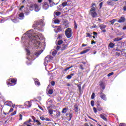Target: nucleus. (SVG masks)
I'll list each match as a JSON object with an SVG mask.
<instances>
[{"mask_svg": "<svg viewBox=\"0 0 126 126\" xmlns=\"http://www.w3.org/2000/svg\"><path fill=\"white\" fill-rule=\"evenodd\" d=\"M96 6V3H93L92 4L91 8L90 10L91 12V15L93 18H96V17H98V14L96 12V8L95 7Z\"/></svg>", "mask_w": 126, "mask_h": 126, "instance_id": "1", "label": "nucleus"}, {"mask_svg": "<svg viewBox=\"0 0 126 126\" xmlns=\"http://www.w3.org/2000/svg\"><path fill=\"white\" fill-rule=\"evenodd\" d=\"M39 40L40 37H39L38 35L32 36V43L33 44H36L37 46H39V45H41V42H40Z\"/></svg>", "mask_w": 126, "mask_h": 126, "instance_id": "2", "label": "nucleus"}, {"mask_svg": "<svg viewBox=\"0 0 126 126\" xmlns=\"http://www.w3.org/2000/svg\"><path fill=\"white\" fill-rule=\"evenodd\" d=\"M44 23V21L43 20H39L36 22L34 24H33L32 27L34 29H36L38 31H40L41 30L40 29H38L37 26L39 25H43Z\"/></svg>", "mask_w": 126, "mask_h": 126, "instance_id": "3", "label": "nucleus"}, {"mask_svg": "<svg viewBox=\"0 0 126 126\" xmlns=\"http://www.w3.org/2000/svg\"><path fill=\"white\" fill-rule=\"evenodd\" d=\"M9 81L10 82H6V84L8 87L9 86H14L15 84H16V82H17V79L16 78H10ZM11 82V83H10Z\"/></svg>", "mask_w": 126, "mask_h": 126, "instance_id": "4", "label": "nucleus"}, {"mask_svg": "<svg viewBox=\"0 0 126 126\" xmlns=\"http://www.w3.org/2000/svg\"><path fill=\"white\" fill-rule=\"evenodd\" d=\"M72 34L71 28H68L65 31V35L68 38H70L72 36Z\"/></svg>", "mask_w": 126, "mask_h": 126, "instance_id": "5", "label": "nucleus"}, {"mask_svg": "<svg viewBox=\"0 0 126 126\" xmlns=\"http://www.w3.org/2000/svg\"><path fill=\"white\" fill-rule=\"evenodd\" d=\"M101 103H102V101H101V100H98L96 102V104H97L96 109L97 111H99V112H101V111L103 110V107H102L101 106V105L100 104H101Z\"/></svg>", "mask_w": 126, "mask_h": 126, "instance_id": "6", "label": "nucleus"}, {"mask_svg": "<svg viewBox=\"0 0 126 126\" xmlns=\"http://www.w3.org/2000/svg\"><path fill=\"white\" fill-rule=\"evenodd\" d=\"M49 7H50V5L49 4H48V2H44L42 5V8H43L45 10H47Z\"/></svg>", "mask_w": 126, "mask_h": 126, "instance_id": "7", "label": "nucleus"}, {"mask_svg": "<svg viewBox=\"0 0 126 126\" xmlns=\"http://www.w3.org/2000/svg\"><path fill=\"white\" fill-rule=\"evenodd\" d=\"M100 97L101 99H102V100H104V101H107V97H106V94H105L103 93V92H101L100 93Z\"/></svg>", "mask_w": 126, "mask_h": 126, "instance_id": "8", "label": "nucleus"}, {"mask_svg": "<svg viewBox=\"0 0 126 126\" xmlns=\"http://www.w3.org/2000/svg\"><path fill=\"white\" fill-rule=\"evenodd\" d=\"M99 86L104 90L106 88V85H105V83H104V82L102 80H100L99 81Z\"/></svg>", "mask_w": 126, "mask_h": 126, "instance_id": "9", "label": "nucleus"}, {"mask_svg": "<svg viewBox=\"0 0 126 126\" xmlns=\"http://www.w3.org/2000/svg\"><path fill=\"white\" fill-rule=\"evenodd\" d=\"M34 10L36 12H38L40 10V7H39V4L37 3L34 4Z\"/></svg>", "mask_w": 126, "mask_h": 126, "instance_id": "10", "label": "nucleus"}, {"mask_svg": "<svg viewBox=\"0 0 126 126\" xmlns=\"http://www.w3.org/2000/svg\"><path fill=\"white\" fill-rule=\"evenodd\" d=\"M100 117L101 119H102V120H103V121H105V122H108V119H107V118L106 117H107V115L100 114Z\"/></svg>", "mask_w": 126, "mask_h": 126, "instance_id": "11", "label": "nucleus"}, {"mask_svg": "<svg viewBox=\"0 0 126 126\" xmlns=\"http://www.w3.org/2000/svg\"><path fill=\"white\" fill-rule=\"evenodd\" d=\"M90 51V47H88L87 49H86L85 50H83V51L80 52V55H83V54H86L88 52H89Z\"/></svg>", "mask_w": 126, "mask_h": 126, "instance_id": "12", "label": "nucleus"}, {"mask_svg": "<svg viewBox=\"0 0 126 126\" xmlns=\"http://www.w3.org/2000/svg\"><path fill=\"white\" fill-rule=\"evenodd\" d=\"M57 31H55L56 33H58L59 32H61L63 31V28H62L61 26H58L56 27Z\"/></svg>", "mask_w": 126, "mask_h": 126, "instance_id": "13", "label": "nucleus"}, {"mask_svg": "<svg viewBox=\"0 0 126 126\" xmlns=\"http://www.w3.org/2000/svg\"><path fill=\"white\" fill-rule=\"evenodd\" d=\"M126 21V18L124 17H121L120 19L118 20L119 23H123Z\"/></svg>", "mask_w": 126, "mask_h": 126, "instance_id": "14", "label": "nucleus"}, {"mask_svg": "<svg viewBox=\"0 0 126 126\" xmlns=\"http://www.w3.org/2000/svg\"><path fill=\"white\" fill-rule=\"evenodd\" d=\"M34 81V84L35 85H38V86H40L41 85V83L39 82V80L38 79H35Z\"/></svg>", "mask_w": 126, "mask_h": 126, "instance_id": "15", "label": "nucleus"}, {"mask_svg": "<svg viewBox=\"0 0 126 126\" xmlns=\"http://www.w3.org/2000/svg\"><path fill=\"white\" fill-rule=\"evenodd\" d=\"M74 111L75 113H77L78 112V105H77V104H75L74 105Z\"/></svg>", "mask_w": 126, "mask_h": 126, "instance_id": "16", "label": "nucleus"}, {"mask_svg": "<svg viewBox=\"0 0 126 126\" xmlns=\"http://www.w3.org/2000/svg\"><path fill=\"white\" fill-rule=\"evenodd\" d=\"M67 44H63L62 47L61 48V51H64V50L67 48Z\"/></svg>", "mask_w": 126, "mask_h": 126, "instance_id": "17", "label": "nucleus"}, {"mask_svg": "<svg viewBox=\"0 0 126 126\" xmlns=\"http://www.w3.org/2000/svg\"><path fill=\"white\" fill-rule=\"evenodd\" d=\"M107 3L108 5H113L114 2L112 0H109L107 1Z\"/></svg>", "mask_w": 126, "mask_h": 126, "instance_id": "18", "label": "nucleus"}, {"mask_svg": "<svg viewBox=\"0 0 126 126\" xmlns=\"http://www.w3.org/2000/svg\"><path fill=\"white\" fill-rule=\"evenodd\" d=\"M6 106H8L9 107H11L12 106V102L10 101H6Z\"/></svg>", "mask_w": 126, "mask_h": 126, "instance_id": "19", "label": "nucleus"}, {"mask_svg": "<svg viewBox=\"0 0 126 126\" xmlns=\"http://www.w3.org/2000/svg\"><path fill=\"white\" fill-rule=\"evenodd\" d=\"M54 112H56V110H54L51 109L48 110V113L50 115H53L54 114Z\"/></svg>", "mask_w": 126, "mask_h": 126, "instance_id": "20", "label": "nucleus"}, {"mask_svg": "<svg viewBox=\"0 0 126 126\" xmlns=\"http://www.w3.org/2000/svg\"><path fill=\"white\" fill-rule=\"evenodd\" d=\"M67 110H68V108H64L62 110V114H65L67 112Z\"/></svg>", "mask_w": 126, "mask_h": 126, "instance_id": "21", "label": "nucleus"}, {"mask_svg": "<svg viewBox=\"0 0 126 126\" xmlns=\"http://www.w3.org/2000/svg\"><path fill=\"white\" fill-rule=\"evenodd\" d=\"M73 75H74V73H71L70 75H68L66 77L67 79H71V77H72Z\"/></svg>", "mask_w": 126, "mask_h": 126, "instance_id": "22", "label": "nucleus"}, {"mask_svg": "<svg viewBox=\"0 0 126 126\" xmlns=\"http://www.w3.org/2000/svg\"><path fill=\"white\" fill-rule=\"evenodd\" d=\"M76 85L77 86L79 89V91L80 93V92H81V84H76Z\"/></svg>", "mask_w": 126, "mask_h": 126, "instance_id": "23", "label": "nucleus"}, {"mask_svg": "<svg viewBox=\"0 0 126 126\" xmlns=\"http://www.w3.org/2000/svg\"><path fill=\"white\" fill-rule=\"evenodd\" d=\"M30 10H34L35 9V4H32L30 6Z\"/></svg>", "mask_w": 126, "mask_h": 126, "instance_id": "24", "label": "nucleus"}, {"mask_svg": "<svg viewBox=\"0 0 126 126\" xmlns=\"http://www.w3.org/2000/svg\"><path fill=\"white\" fill-rule=\"evenodd\" d=\"M123 38H121V37H117L113 39V41H114L115 42H117L118 41H121V40H122Z\"/></svg>", "mask_w": 126, "mask_h": 126, "instance_id": "25", "label": "nucleus"}, {"mask_svg": "<svg viewBox=\"0 0 126 126\" xmlns=\"http://www.w3.org/2000/svg\"><path fill=\"white\" fill-rule=\"evenodd\" d=\"M63 43V41L62 39H60L58 41V43H56V45H59L60 46V45H62Z\"/></svg>", "mask_w": 126, "mask_h": 126, "instance_id": "26", "label": "nucleus"}, {"mask_svg": "<svg viewBox=\"0 0 126 126\" xmlns=\"http://www.w3.org/2000/svg\"><path fill=\"white\" fill-rule=\"evenodd\" d=\"M106 27H107V26L106 25H100L99 26V28L100 30H103V29H105Z\"/></svg>", "mask_w": 126, "mask_h": 126, "instance_id": "27", "label": "nucleus"}, {"mask_svg": "<svg viewBox=\"0 0 126 126\" xmlns=\"http://www.w3.org/2000/svg\"><path fill=\"white\" fill-rule=\"evenodd\" d=\"M19 17L21 18V19H23V17H24V14L23 13H21L19 14Z\"/></svg>", "mask_w": 126, "mask_h": 126, "instance_id": "28", "label": "nucleus"}, {"mask_svg": "<svg viewBox=\"0 0 126 126\" xmlns=\"http://www.w3.org/2000/svg\"><path fill=\"white\" fill-rule=\"evenodd\" d=\"M109 47L110 48H114L115 47V44H114L112 42H110L109 44Z\"/></svg>", "mask_w": 126, "mask_h": 126, "instance_id": "29", "label": "nucleus"}, {"mask_svg": "<svg viewBox=\"0 0 126 126\" xmlns=\"http://www.w3.org/2000/svg\"><path fill=\"white\" fill-rule=\"evenodd\" d=\"M62 5L63 6V7L66 6V5H67V2L66 1L63 2L62 4Z\"/></svg>", "mask_w": 126, "mask_h": 126, "instance_id": "30", "label": "nucleus"}, {"mask_svg": "<svg viewBox=\"0 0 126 126\" xmlns=\"http://www.w3.org/2000/svg\"><path fill=\"white\" fill-rule=\"evenodd\" d=\"M26 105L28 107V108H30V107L32 106V104H31V102H30V101L27 102Z\"/></svg>", "mask_w": 126, "mask_h": 126, "instance_id": "31", "label": "nucleus"}, {"mask_svg": "<svg viewBox=\"0 0 126 126\" xmlns=\"http://www.w3.org/2000/svg\"><path fill=\"white\" fill-rule=\"evenodd\" d=\"M12 21H13L14 23H17V22H18V19L15 18L14 19L12 20Z\"/></svg>", "mask_w": 126, "mask_h": 126, "instance_id": "32", "label": "nucleus"}, {"mask_svg": "<svg viewBox=\"0 0 126 126\" xmlns=\"http://www.w3.org/2000/svg\"><path fill=\"white\" fill-rule=\"evenodd\" d=\"M54 93V91L53 89H50L48 91V94H50V95H52Z\"/></svg>", "mask_w": 126, "mask_h": 126, "instance_id": "33", "label": "nucleus"}, {"mask_svg": "<svg viewBox=\"0 0 126 126\" xmlns=\"http://www.w3.org/2000/svg\"><path fill=\"white\" fill-rule=\"evenodd\" d=\"M74 29H77V24L75 21H74Z\"/></svg>", "mask_w": 126, "mask_h": 126, "instance_id": "34", "label": "nucleus"}, {"mask_svg": "<svg viewBox=\"0 0 126 126\" xmlns=\"http://www.w3.org/2000/svg\"><path fill=\"white\" fill-rule=\"evenodd\" d=\"M116 21H117V19H114L112 20L109 21V22H110V23H111V24H114V23H115V22H116Z\"/></svg>", "mask_w": 126, "mask_h": 126, "instance_id": "35", "label": "nucleus"}, {"mask_svg": "<svg viewBox=\"0 0 126 126\" xmlns=\"http://www.w3.org/2000/svg\"><path fill=\"white\" fill-rule=\"evenodd\" d=\"M95 98V93H93L92 95H91V99L93 100Z\"/></svg>", "mask_w": 126, "mask_h": 126, "instance_id": "36", "label": "nucleus"}, {"mask_svg": "<svg viewBox=\"0 0 126 126\" xmlns=\"http://www.w3.org/2000/svg\"><path fill=\"white\" fill-rule=\"evenodd\" d=\"M58 52L56 50L53 51L52 52V56H54V57H55V56H56Z\"/></svg>", "mask_w": 126, "mask_h": 126, "instance_id": "37", "label": "nucleus"}, {"mask_svg": "<svg viewBox=\"0 0 126 126\" xmlns=\"http://www.w3.org/2000/svg\"><path fill=\"white\" fill-rule=\"evenodd\" d=\"M26 52H27V56H30V50H29V49H26Z\"/></svg>", "mask_w": 126, "mask_h": 126, "instance_id": "38", "label": "nucleus"}, {"mask_svg": "<svg viewBox=\"0 0 126 126\" xmlns=\"http://www.w3.org/2000/svg\"><path fill=\"white\" fill-rule=\"evenodd\" d=\"M86 37H89L90 38H92V35H91V34H90V33H89V32H86Z\"/></svg>", "mask_w": 126, "mask_h": 126, "instance_id": "39", "label": "nucleus"}, {"mask_svg": "<svg viewBox=\"0 0 126 126\" xmlns=\"http://www.w3.org/2000/svg\"><path fill=\"white\" fill-rule=\"evenodd\" d=\"M60 14H62V13L61 12L57 11L55 12V15H56L57 16H60Z\"/></svg>", "mask_w": 126, "mask_h": 126, "instance_id": "40", "label": "nucleus"}, {"mask_svg": "<svg viewBox=\"0 0 126 126\" xmlns=\"http://www.w3.org/2000/svg\"><path fill=\"white\" fill-rule=\"evenodd\" d=\"M42 51L35 53V56H36L37 57H38V56H40V55H41V54H42Z\"/></svg>", "mask_w": 126, "mask_h": 126, "instance_id": "41", "label": "nucleus"}, {"mask_svg": "<svg viewBox=\"0 0 126 126\" xmlns=\"http://www.w3.org/2000/svg\"><path fill=\"white\" fill-rule=\"evenodd\" d=\"M35 123H37V126H41V125H42V124H41L40 123V121H39V120H36V121H35Z\"/></svg>", "mask_w": 126, "mask_h": 126, "instance_id": "42", "label": "nucleus"}, {"mask_svg": "<svg viewBox=\"0 0 126 126\" xmlns=\"http://www.w3.org/2000/svg\"><path fill=\"white\" fill-rule=\"evenodd\" d=\"M57 39H63V34H58V37H57Z\"/></svg>", "mask_w": 126, "mask_h": 126, "instance_id": "43", "label": "nucleus"}, {"mask_svg": "<svg viewBox=\"0 0 126 126\" xmlns=\"http://www.w3.org/2000/svg\"><path fill=\"white\" fill-rule=\"evenodd\" d=\"M16 113H17V111L16 110L14 111L13 113H11L10 116H14V115H16Z\"/></svg>", "mask_w": 126, "mask_h": 126, "instance_id": "44", "label": "nucleus"}, {"mask_svg": "<svg viewBox=\"0 0 126 126\" xmlns=\"http://www.w3.org/2000/svg\"><path fill=\"white\" fill-rule=\"evenodd\" d=\"M56 116H57V117H60V116H61V112L60 111H57Z\"/></svg>", "mask_w": 126, "mask_h": 126, "instance_id": "45", "label": "nucleus"}, {"mask_svg": "<svg viewBox=\"0 0 126 126\" xmlns=\"http://www.w3.org/2000/svg\"><path fill=\"white\" fill-rule=\"evenodd\" d=\"M97 108L96 107H93V111L95 114H97Z\"/></svg>", "mask_w": 126, "mask_h": 126, "instance_id": "46", "label": "nucleus"}, {"mask_svg": "<svg viewBox=\"0 0 126 126\" xmlns=\"http://www.w3.org/2000/svg\"><path fill=\"white\" fill-rule=\"evenodd\" d=\"M94 100H92L91 101V105L92 107H94Z\"/></svg>", "mask_w": 126, "mask_h": 126, "instance_id": "47", "label": "nucleus"}, {"mask_svg": "<svg viewBox=\"0 0 126 126\" xmlns=\"http://www.w3.org/2000/svg\"><path fill=\"white\" fill-rule=\"evenodd\" d=\"M51 84L52 86H55V85L56 84V82H55V81H52L51 82Z\"/></svg>", "mask_w": 126, "mask_h": 126, "instance_id": "48", "label": "nucleus"}, {"mask_svg": "<svg viewBox=\"0 0 126 126\" xmlns=\"http://www.w3.org/2000/svg\"><path fill=\"white\" fill-rule=\"evenodd\" d=\"M79 68H80V69H82V70H83V69H84V68L83 67V65L80 64Z\"/></svg>", "mask_w": 126, "mask_h": 126, "instance_id": "49", "label": "nucleus"}, {"mask_svg": "<svg viewBox=\"0 0 126 126\" xmlns=\"http://www.w3.org/2000/svg\"><path fill=\"white\" fill-rule=\"evenodd\" d=\"M111 75H114V72H111L110 73H109L108 75H107V76L108 77H110V76H111Z\"/></svg>", "mask_w": 126, "mask_h": 126, "instance_id": "50", "label": "nucleus"}, {"mask_svg": "<svg viewBox=\"0 0 126 126\" xmlns=\"http://www.w3.org/2000/svg\"><path fill=\"white\" fill-rule=\"evenodd\" d=\"M44 63H49V61L48 60V57H46L44 59Z\"/></svg>", "mask_w": 126, "mask_h": 126, "instance_id": "51", "label": "nucleus"}, {"mask_svg": "<svg viewBox=\"0 0 126 126\" xmlns=\"http://www.w3.org/2000/svg\"><path fill=\"white\" fill-rule=\"evenodd\" d=\"M54 22H55V23H57V24H59V23H60V21L59 20L56 19V20H55Z\"/></svg>", "mask_w": 126, "mask_h": 126, "instance_id": "52", "label": "nucleus"}, {"mask_svg": "<svg viewBox=\"0 0 126 126\" xmlns=\"http://www.w3.org/2000/svg\"><path fill=\"white\" fill-rule=\"evenodd\" d=\"M99 9H101L102 8V6H103V2H101L99 3Z\"/></svg>", "mask_w": 126, "mask_h": 126, "instance_id": "53", "label": "nucleus"}, {"mask_svg": "<svg viewBox=\"0 0 126 126\" xmlns=\"http://www.w3.org/2000/svg\"><path fill=\"white\" fill-rule=\"evenodd\" d=\"M32 119L33 120L34 123H35V122L36 121V118H35V117L32 116Z\"/></svg>", "mask_w": 126, "mask_h": 126, "instance_id": "54", "label": "nucleus"}, {"mask_svg": "<svg viewBox=\"0 0 126 126\" xmlns=\"http://www.w3.org/2000/svg\"><path fill=\"white\" fill-rule=\"evenodd\" d=\"M49 4H50V6H52V5L51 4L52 2V0H48Z\"/></svg>", "mask_w": 126, "mask_h": 126, "instance_id": "55", "label": "nucleus"}, {"mask_svg": "<svg viewBox=\"0 0 126 126\" xmlns=\"http://www.w3.org/2000/svg\"><path fill=\"white\" fill-rule=\"evenodd\" d=\"M19 121H22V115L21 114L19 115Z\"/></svg>", "mask_w": 126, "mask_h": 126, "instance_id": "56", "label": "nucleus"}, {"mask_svg": "<svg viewBox=\"0 0 126 126\" xmlns=\"http://www.w3.org/2000/svg\"><path fill=\"white\" fill-rule=\"evenodd\" d=\"M61 49V46H57L56 47V50L57 51H60V49Z\"/></svg>", "mask_w": 126, "mask_h": 126, "instance_id": "57", "label": "nucleus"}, {"mask_svg": "<svg viewBox=\"0 0 126 126\" xmlns=\"http://www.w3.org/2000/svg\"><path fill=\"white\" fill-rule=\"evenodd\" d=\"M119 126H126V125L125 123H121L120 124Z\"/></svg>", "mask_w": 126, "mask_h": 126, "instance_id": "58", "label": "nucleus"}, {"mask_svg": "<svg viewBox=\"0 0 126 126\" xmlns=\"http://www.w3.org/2000/svg\"><path fill=\"white\" fill-rule=\"evenodd\" d=\"M69 117L70 118V120H71V118H72V113H69Z\"/></svg>", "mask_w": 126, "mask_h": 126, "instance_id": "59", "label": "nucleus"}, {"mask_svg": "<svg viewBox=\"0 0 126 126\" xmlns=\"http://www.w3.org/2000/svg\"><path fill=\"white\" fill-rule=\"evenodd\" d=\"M12 112H13V108H10L8 114H9V113H11Z\"/></svg>", "mask_w": 126, "mask_h": 126, "instance_id": "60", "label": "nucleus"}, {"mask_svg": "<svg viewBox=\"0 0 126 126\" xmlns=\"http://www.w3.org/2000/svg\"><path fill=\"white\" fill-rule=\"evenodd\" d=\"M29 123L28 122V121H26L24 123V125H26V126H28V125H29Z\"/></svg>", "mask_w": 126, "mask_h": 126, "instance_id": "61", "label": "nucleus"}, {"mask_svg": "<svg viewBox=\"0 0 126 126\" xmlns=\"http://www.w3.org/2000/svg\"><path fill=\"white\" fill-rule=\"evenodd\" d=\"M40 119L41 120V121H45V117H40Z\"/></svg>", "mask_w": 126, "mask_h": 126, "instance_id": "62", "label": "nucleus"}, {"mask_svg": "<svg viewBox=\"0 0 126 126\" xmlns=\"http://www.w3.org/2000/svg\"><path fill=\"white\" fill-rule=\"evenodd\" d=\"M68 69H70V68L68 67H66V68H65L63 71H67V70H68Z\"/></svg>", "mask_w": 126, "mask_h": 126, "instance_id": "63", "label": "nucleus"}, {"mask_svg": "<svg viewBox=\"0 0 126 126\" xmlns=\"http://www.w3.org/2000/svg\"><path fill=\"white\" fill-rule=\"evenodd\" d=\"M68 69H70V68L68 67H66V68H65L63 71H67V70H68Z\"/></svg>", "mask_w": 126, "mask_h": 126, "instance_id": "64", "label": "nucleus"}]
</instances>
